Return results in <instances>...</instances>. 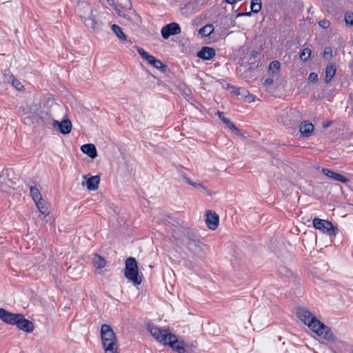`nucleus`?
<instances>
[{"mask_svg": "<svg viewBox=\"0 0 353 353\" xmlns=\"http://www.w3.org/2000/svg\"><path fill=\"white\" fill-rule=\"evenodd\" d=\"M52 125L55 130H58L63 134H69L71 132L72 127V123L69 119H63L61 122L52 119Z\"/></svg>", "mask_w": 353, "mask_h": 353, "instance_id": "9b49d317", "label": "nucleus"}, {"mask_svg": "<svg viewBox=\"0 0 353 353\" xmlns=\"http://www.w3.org/2000/svg\"><path fill=\"white\" fill-rule=\"evenodd\" d=\"M351 353H353V346L351 347Z\"/></svg>", "mask_w": 353, "mask_h": 353, "instance_id": "864d4df0", "label": "nucleus"}, {"mask_svg": "<svg viewBox=\"0 0 353 353\" xmlns=\"http://www.w3.org/2000/svg\"><path fill=\"white\" fill-rule=\"evenodd\" d=\"M314 130L313 124L307 121H302L299 125V132L303 137L307 138L311 137Z\"/></svg>", "mask_w": 353, "mask_h": 353, "instance_id": "f3484780", "label": "nucleus"}, {"mask_svg": "<svg viewBox=\"0 0 353 353\" xmlns=\"http://www.w3.org/2000/svg\"><path fill=\"white\" fill-rule=\"evenodd\" d=\"M219 223V216L216 212L210 210L206 212L205 223L208 228L215 230L217 228Z\"/></svg>", "mask_w": 353, "mask_h": 353, "instance_id": "2eb2a0df", "label": "nucleus"}, {"mask_svg": "<svg viewBox=\"0 0 353 353\" xmlns=\"http://www.w3.org/2000/svg\"><path fill=\"white\" fill-rule=\"evenodd\" d=\"M119 6L124 9H131L132 3L130 0H118Z\"/></svg>", "mask_w": 353, "mask_h": 353, "instance_id": "c9c22d12", "label": "nucleus"}, {"mask_svg": "<svg viewBox=\"0 0 353 353\" xmlns=\"http://www.w3.org/2000/svg\"><path fill=\"white\" fill-rule=\"evenodd\" d=\"M16 325L19 329L28 333L32 332L34 330L32 322L25 319L23 314H21V318H19Z\"/></svg>", "mask_w": 353, "mask_h": 353, "instance_id": "a211bd4d", "label": "nucleus"}, {"mask_svg": "<svg viewBox=\"0 0 353 353\" xmlns=\"http://www.w3.org/2000/svg\"><path fill=\"white\" fill-rule=\"evenodd\" d=\"M185 243L188 250L191 252L194 259H203L205 257L204 250L205 245L199 238L188 233Z\"/></svg>", "mask_w": 353, "mask_h": 353, "instance_id": "7ed1b4c3", "label": "nucleus"}, {"mask_svg": "<svg viewBox=\"0 0 353 353\" xmlns=\"http://www.w3.org/2000/svg\"><path fill=\"white\" fill-rule=\"evenodd\" d=\"M185 265L186 268H189L190 270H194V265L192 264V262L191 261H186L185 263Z\"/></svg>", "mask_w": 353, "mask_h": 353, "instance_id": "c03bdc74", "label": "nucleus"}, {"mask_svg": "<svg viewBox=\"0 0 353 353\" xmlns=\"http://www.w3.org/2000/svg\"><path fill=\"white\" fill-rule=\"evenodd\" d=\"M103 348L105 349V353H118L117 351V345L115 346H109Z\"/></svg>", "mask_w": 353, "mask_h": 353, "instance_id": "ea45409f", "label": "nucleus"}, {"mask_svg": "<svg viewBox=\"0 0 353 353\" xmlns=\"http://www.w3.org/2000/svg\"><path fill=\"white\" fill-rule=\"evenodd\" d=\"M83 178L85 181L82 182L83 186H86L89 190H96L98 189L100 183V176L99 175L90 177L84 176Z\"/></svg>", "mask_w": 353, "mask_h": 353, "instance_id": "4468645a", "label": "nucleus"}, {"mask_svg": "<svg viewBox=\"0 0 353 353\" xmlns=\"http://www.w3.org/2000/svg\"><path fill=\"white\" fill-rule=\"evenodd\" d=\"M148 330L152 336L163 345L165 344L168 341V338L172 334V333L169 332L168 330L161 329L157 326L148 325Z\"/></svg>", "mask_w": 353, "mask_h": 353, "instance_id": "0eeeda50", "label": "nucleus"}, {"mask_svg": "<svg viewBox=\"0 0 353 353\" xmlns=\"http://www.w3.org/2000/svg\"><path fill=\"white\" fill-rule=\"evenodd\" d=\"M124 275L134 285H139L142 283V274H139L137 261L134 257H129L125 260Z\"/></svg>", "mask_w": 353, "mask_h": 353, "instance_id": "f03ea898", "label": "nucleus"}, {"mask_svg": "<svg viewBox=\"0 0 353 353\" xmlns=\"http://www.w3.org/2000/svg\"><path fill=\"white\" fill-rule=\"evenodd\" d=\"M312 223L315 229L319 230L322 233L327 234L330 236H336L339 232L338 228L334 226L333 223L328 220L314 218Z\"/></svg>", "mask_w": 353, "mask_h": 353, "instance_id": "20e7f679", "label": "nucleus"}, {"mask_svg": "<svg viewBox=\"0 0 353 353\" xmlns=\"http://www.w3.org/2000/svg\"><path fill=\"white\" fill-rule=\"evenodd\" d=\"M148 330L152 336L163 345L165 344L168 341V338L172 334V333L169 332L168 330L161 329L157 326L148 325Z\"/></svg>", "mask_w": 353, "mask_h": 353, "instance_id": "423d86ee", "label": "nucleus"}, {"mask_svg": "<svg viewBox=\"0 0 353 353\" xmlns=\"http://www.w3.org/2000/svg\"><path fill=\"white\" fill-rule=\"evenodd\" d=\"M137 51H138L139 54H140V56L143 59L146 60L148 62L150 60V59L151 58V57L152 56V55L149 54L144 49H143L141 48H139Z\"/></svg>", "mask_w": 353, "mask_h": 353, "instance_id": "f704fd0d", "label": "nucleus"}, {"mask_svg": "<svg viewBox=\"0 0 353 353\" xmlns=\"http://www.w3.org/2000/svg\"><path fill=\"white\" fill-rule=\"evenodd\" d=\"M214 32V26L212 24H207L201 28L199 34L202 37H209Z\"/></svg>", "mask_w": 353, "mask_h": 353, "instance_id": "c756f323", "label": "nucleus"}, {"mask_svg": "<svg viewBox=\"0 0 353 353\" xmlns=\"http://www.w3.org/2000/svg\"><path fill=\"white\" fill-rule=\"evenodd\" d=\"M237 0H224L225 2L229 4L234 3Z\"/></svg>", "mask_w": 353, "mask_h": 353, "instance_id": "8fccbe9b", "label": "nucleus"}, {"mask_svg": "<svg viewBox=\"0 0 353 353\" xmlns=\"http://www.w3.org/2000/svg\"><path fill=\"white\" fill-rule=\"evenodd\" d=\"M260 63V60H256L253 62H245L243 63L241 67L244 69L245 72L247 70L252 72L259 66Z\"/></svg>", "mask_w": 353, "mask_h": 353, "instance_id": "a878e982", "label": "nucleus"}, {"mask_svg": "<svg viewBox=\"0 0 353 353\" xmlns=\"http://www.w3.org/2000/svg\"><path fill=\"white\" fill-rule=\"evenodd\" d=\"M183 178L184 181H185L188 184L191 185L193 184V183H194V182H193V181H191L189 178H188L187 176H183Z\"/></svg>", "mask_w": 353, "mask_h": 353, "instance_id": "09e8293b", "label": "nucleus"}, {"mask_svg": "<svg viewBox=\"0 0 353 353\" xmlns=\"http://www.w3.org/2000/svg\"><path fill=\"white\" fill-rule=\"evenodd\" d=\"M251 12H239V14H237L236 17H241V16H250L251 15Z\"/></svg>", "mask_w": 353, "mask_h": 353, "instance_id": "49530a36", "label": "nucleus"}, {"mask_svg": "<svg viewBox=\"0 0 353 353\" xmlns=\"http://www.w3.org/2000/svg\"><path fill=\"white\" fill-rule=\"evenodd\" d=\"M164 345H169L174 351L178 353L185 352L184 342L183 341H179L174 334L170 335V337L168 338V341Z\"/></svg>", "mask_w": 353, "mask_h": 353, "instance_id": "9d476101", "label": "nucleus"}, {"mask_svg": "<svg viewBox=\"0 0 353 353\" xmlns=\"http://www.w3.org/2000/svg\"><path fill=\"white\" fill-rule=\"evenodd\" d=\"M310 54H311V50L306 48L302 50V52L300 54V57L303 61H306L309 59Z\"/></svg>", "mask_w": 353, "mask_h": 353, "instance_id": "473e14b6", "label": "nucleus"}, {"mask_svg": "<svg viewBox=\"0 0 353 353\" xmlns=\"http://www.w3.org/2000/svg\"><path fill=\"white\" fill-rule=\"evenodd\" d=\"M84 24L88 28H90L94 30H97L99 27V23L94 19V18L92 17L90 15L87 18L84 19Z\"/></svg>", "mask_w": 353, "mask_h": 353, "instance_id": "cd10ccee", "label": "nucleus"}, {"mask_svg": "<svg viewBox=\"0 0 353 353\" xmlns=\"http://www.w3.org/2000/svg\"><path fill=\"white\" fill-rule=\"evenodd\" d=\"M217 114L219 119L224 123L228 128L232 130L236 134H240V130L235 126V125L228 118L225 117L224 113L222 112H218Z\"/></svg>", "mask_w": 353, "mask_h": 353, "instance_id": "412c9836", "label": "nucleus"}, {"mask_svg": "<svg viewBox=\"0 0 353 353\" xmlns=\"http://www.w3.org/2000/svg\"><path fill=\"white\" fill-rule=\"evenodd\" d=\"M35 203L39 212L42 214H43L45 216L49 214V204L44 199L38 201Z\"/></svg>", "mask_w": 353, "mask_h": 353, "instance_id": "393cba45", "label": "nucleus"}, {"mask_svg": "<svg viewBox=\"0 0 353 353\" xmlns=\"http://www.w3.org/2000/svg\"><path fill=\"white\" fill-rule=\"evenodd\" d=\"M323 57L324 59L329 61L332 57V50L331 48L326 47L324 50Z\"/></svg>", "mask_w": 353, "mask_h": 353, "instance_id": "72a5a7b5", "label": "nucleus"}, {"mask_svg": "<svg viewBox=\"0 0 353 353\" xmlns=\"http://www.w3.org/2000/svg\"><path fill=\"white\" fill-rule=\"evenodd\" d=\"M101 336L103 347L115 346L117 345L115 334L109 325L103 324L101 325Z\"/></svg>", "mask_w": 353, "mask_h": 353, "instance_id": "39448f33", "label": "nucleus"}, {"mask_svg": "<svg viewBox=\"0 0 353 353\" xmlns=\"http://www.w3.org/2000/svg\"><path fill=\"white\" fill-rule=\"evenodd\" d=\"M111 29L120 40L127 41V36L123 33L122 29L118 25H112Z\"/></svg>", "mask_w": 353, "mask_h": 353, "instance_id": "c85d7f7f", "label": "nucleus"}, {"mask_svg": "<svg viewBox=\"0 0 353 353\" xmlns=\"http://www.w3.org/2000/svg\"><path fill=\"white\" fill-rule=\"evenodd\" d=\"M192 186L194 187L196 189H201L203 192H205L208 194H210V191L205 186H203L202 183L194 182Z\"/></svg>", "mask_w": 353, "mask_h": 353, "instance_id": "4c0bfd02", "label": "nucleus"}, {"mask_svg": "<svg viewBox=\"0 0 353 353\" xmlns=\"http://www.w3.org/2000/svg\"><path fill=\"white\" fill-rule=\"evenodd\" d=\"M21 314L12 313L3 308H0V319L7 324L17 325L19 318H21Z\"/></svg>", "mask_w": 353, "mask_h": 353, "instance_id": "f8f14e48", "label": "nucleus"}, {"mask_svg": "<svg viewBox=\"0 0 353 353\" xmlns=\"http://www.w3.org/2000/svg\"><path fill=\"white\" fill-rule=\"evenodd\" d=\"M109 5L112 6H114L115 7V3H114V0H107Z\"/></svg>", "mask_w": 353, "mask_h": 353, "instance_id": "3c124183", "label": "nucleus"}, {"mask_svg": "<svg viewBox=\"0 0 353 353\" xmlns=\"http://www.w3.org/2000/svg\"><path fill=\"white\" fill-rule=\"evenodd\" d=\"M216 55V51L213 48L203 46L196 53V57L199 59L207 61L212 59Z\"/></svg>", "mask_w": 353, "mask_h": 353, "instance_id": "dca6fc26", "label": "nucleus"}, {"mask_svg": "<svg viewBox=\"0 0 353 353\" xmlns=\"http://www.w3.org/2000/svg\"><path fill=\"white\" fill-rule=\"evenodd\" d=\"M327 126H329V124L326 123V125H325V127H327Z\"/></svg>", "mask_w": 353, "mask_h": 353, "instance_id": "5fc2aeb1", "label": "nucleus"}, {"mask_svg": "<svg viewBox=\"0 0 353 353\" xmlns=\"http://www.w3.org/2000/svg\"><path fill=\"white\" fill-rule=\"evenodd\" d=\"M319 25L321 28H324V29H326V28H329V27H330V22L328 20H327V19H323V20H321V21L319 22Z\"/></svg>", "mask_w": 353, "mask_h": 353, "instance_id": "58836bf2", "label": "nucleus"}, {"mask_svg": "<svg viewBox=\"0 0 353 353\" xmlns=\"http://www.w3.org/2000/svg\"><path fill=\"white\" fill-rule=\"evenodd\" d=\"M92 263L97 269H101L106 265L105 259L97 253L93 254Z\"/></svg>", "mask_w": 353, "mask_h": 353, "instance_id": "b1692460", "label": "nucleus"}, {"mask_svg": "<svg viewBox=\"0 0 353 353\" xmlns=\"http://www.w3.org/2000/svg\"><path fill=\"white\" fill-rule=\"evenodd\" d=\"M81 150L92 159L97 157V151L95 145L92 143H86L81 147Z\"/></svg>", "mask_w": 353, "mask_h": 353, "instance_id": "aec40b11", "label": "nucleus"}, {"mask_svg": "<svg viewBox=\"0 0 353 353\" xmlns=\"http://www.w3.org/2000/svg\"><path fill=\"white\" fill-rule=\"evenodd\" d=\"M114 9L115 10L117 11V14L119 15V16H123L124 17H126V14L125 13H123L121 10H119L117 8V6H115L114 7Z\"/></svg>", "mask_w": 353, "mask_h": 353, "instance_id": "de8ad7c7", "label": "nucleus"}, {"mask_svg": "<svg viewBox=\"0 0 353 353\" xmlns=\"http://www.w3.org/2000/svg\"><path fill=\"white\" fill-rule=\"evenodd\" d=\"M270 76H271L270 77H268L266 79H265V81L263 82V85L265 86H270L273 84V83H274L273 78H274V75H270Z\"/></svg>", "mask_w": 353, "mask_h": 353, "instance_id": "79ce46f5", "label": "nucleus"}, {"mask_svg": "<svg viewBox=\"0 0 353 353\" xmlns=\"http://www.w3.org/2000/svg\"><path fill=\"white\" fill-rule=\"evenodd\" d=\"M148 63L162 72H165L168 69L166 65L163 64L161 60L156 59L154 56L151 57Z\"/></svg>", "mask_w": 353, "mask_h": 353, "instance_id": "4be33fe9", "label": "nucleus"}, {"mask_svg": "<svg viewBox=\"0 0 353 353\" xmlns=\"http://www.w3.org/2000/svg\"><path fill=\"white\" fill-rule=\"evenodd\" d=\"M345 21L347 25L353 26V12H346L345 14Z\"/></svg>", "mask_w": 353, "mask_h": 353, "instance_id": "e433bc0d", "label": "nucleus"}, {"mask_svg": "<svg viewBox=\"0 0 353 353\" xmlns=\"http://www.w3.org/2000/svg\"><path fill=\"white\" fill-rule=\"evenodd\" d=\"M161 36L164 39H168L170 36L176 35L181 33V27L176 22H172L164 26L161 28Z\"/></svg>", "mask_w": 353, "mask_h": 353, "instance_id": "1a4fd4ad", "label": "nucleus"}, {"mask_svg": "<svg viewBox=\"0 0 353 353\" xmlns=\"http://www.w3.org/2000/svg\"><path fill=\"white\" fill-rule=\"evenodd\" d=\"M30 194L33 201L36 203L38 201L43 199L39 190L35 186L30 187Z\"/></svg>", "mask_w": 353, "mask_h": 353, "instance_id": "bb28decb", "label": "nucleus"}, {"mask_svg": "<svg viewBox=\"0 0 353 353\" xmlns=\"http://www.w3.org/2000/svg\"><path fill=\"white\" fill-rule=\"evenodd\" d=\"M227 87L228 89L231 90V93L236 95V97H240L241 99H243L245 101L251 103L254 101L255 96L250 94L249 91L247 90L245 88L236 87L229 83H228Z\"/></svg>", "mask_w": 353, "mask_h": 353, "instance_id": "6e6552de", "label": "nucleus"}, {"mask_svg": "<svg viewBox=\"0 0 353 353\" xmlns=\"http://www.w3.org/2000/svg\"><path fill=\"white\" fill-rule=\"evenodd\" d=\"M2 177H3V175L0 174V189H1L3 185V182L1 181Z\"/></svg>", "mask_w": 353, "mask_h": 353, "instance_id": "603ef678", "label": "nucleus"}, {"mask_svg": "<svg viewBox=\"0 0 353 353\" xmlns=\"http://www.w3.org/2000/svg\"><path fill=\"white\" fill-rule=\"evenodd\" d=\"M280 62L279 61H272L269 65V75H275L279 72Z\"/></svg>", "mask_w": 353, "mask_h": 353, "instance_id": "7c9ffc66", "label": "nucleus"}, {"mask_svg": "<svg viewBox=\"0 0 353 353\" xmlns=\"http://www.w3.org/2000/svg\"><path fill=\"white\" fill-rule=\"evenodd\" d=\"M322 172L329 178L333 179L335 181H340L344 183H346L349 181V179L347 178L328 169L323 168L322 170Z\"/></svg>", "mask_w": 353, "mask_h": 353, "instance_id": "6ab92c4d", "label": "nucleus"}, {"mask_svg": "<svg viewBox=\"0 0 353 353\" xmlns=\"http://www.w3.org/2000/svg\"><path fill=\"white\" fill-rule=\"evenodd\" d=\"M298 318L319 336L325 340L334 341V335L330 328L317 319L305 308H299L296 312Z\"/></svg>", "mask_w": 353, "mask_h": 353, "instance_id": "f257e3e1", "label": "nucleus"}, {"mask_svg": "<svg viewBox=\"0 0 353 353\" xmlns=\"http://www.w3.org/2000/svg\"><path fill=\"white\" fill-rule=\"evenodd\" d=\"M308 79L314 83H316L318 81V74L316 72H311L309 74Z\"/></svg>", "mask_w": 353, "mask_h": 353, "instance_id": "37998d69", "label": "nucleus"}, {"mask_svg": "<svg viewBox=\"0 0 353 353\" xmlns=\"http://www.w3.org/2000/svg\"><path fill=\"white\" fill-rule=\"evenodd\" d=\"M76 12L80 18L84 19L91 15L92 8L88 2L79 1L76 8Z\"/></svg>", "mask_w": 353, "mask_h": 353, "instance_id": "ddd939ff", "label": "nucleus"}, {"mask_svg": "<svg viewBox=\"0 0 353 353\" xmlns=\"http://www.w3.org/2000/svg\"><path fill=\"white\" fill-rule=\"evenodd\" d=\"M12 83L13 86L18 90H20L23 88V85L21 83V82L16 79H13Z\"/></svg>", "mask_w": 353, "mask_h": 353, "instance_id": "a19ab883", "label": "nucleus"}, {"mask_svg": "<svg viewBox=\"0 0 353 353\" xmlns=\"http://www.w3.org/2000/svg\"><path fill=\"white\" fill-rule=\"evenodd\" d=\"M259 55V53L257 51L253 50L251 53L250 60H251L252 59H256Z\"/></svg>", "mask_w": 353, "mask_h": 353, "instance_id": "a18cd8bd", "label": "nucleus"}, {"mask_svg": "<svg viewBox=\"0 0 353 353\" xmlns=\"http://www.w3.org/2000/svg\"><path fill=\"white\" fill-rule=\"evenodd\" d=\"M262 8L261 0H252L250 4L251 12L258 13Z\"/></svg>", "mask_w": 353, "mask_h": 353, "instance_id": "2f4dec72", "label": "nucleus"}, {"mask_svg": "<svg viewBox=\"0 0 353 353\" xmlns=\"http://www.w3.org/2000/svg\"><path fill=\"white\" fill-rule=\"evenodd\" d=\"M336 74V67L333 63H330L325 68V83H328Z\"/></svg>", "mask_w": 353, "mask_h": 353, "instance_id": "5701e85b", "label": "nucleus"}]
</instances>
